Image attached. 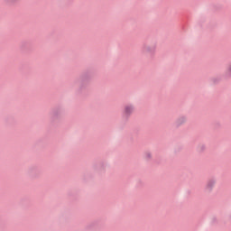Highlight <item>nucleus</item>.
<instances>
[{"label":"nucleus","instance_id":"1","mask_svg":"<svg viewBox=\"0 0 231 231\" xmlns=\"http://www.w3.org/2000/svg\"><path fill=\"white\" fill-rule=\"evenodd\" d=\"M133 111H134V106L128 105L125 107V115L129 116L133 115Z\"/></svg>","mask_w":231,"mask_h":231},{"label":"nucleus","instance_id":"2","mask_svg":"<svg viewBox=\"0 0 231 231\" xmlns=\"http://www.w3.org/2000/svg\"><path fill=\"white\" fill-rule=\"evenodd\" d=\"M7 5H14V3H17V0H5Z\"/></svg>","mask_w":231,"mask_h":231},{"label":"nucleus","instance_id":"3","mask_svg":"<svg viewBox=\"0 0 231 231\" xmlns=\"http://www.w3.org/2000/svg\"><path fill=\"white\" fill-rule=\"evenodd\" d=\"M185 122V117H181L178 120V124H183Z\"/></svg>","mask_w":231,"mask_h":231}]
</instances>
